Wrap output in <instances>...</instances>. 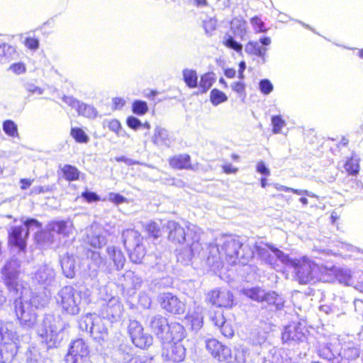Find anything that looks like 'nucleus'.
I'll use <instances>...</instances> for the list:
<instances>
[{
	"label": "nucleus",
	"instance_id": "39448f33",
	"mask_svg": "<svg viewBox=\"0 0 363 363\" xmlns=\"http://www.w3.org/2000/svg\"><path fill=\"white\" fill-rule=\"evenodd\" d=\"M205 347L211 357L219 363H228L232 359L231 348L215 337L207 339Z\"/></svg>",
	"mask_w": 363,
	"mask_h": 363
},
{
	"label": "nucleus",
	"instance_id": "6ab92c4d",
	"mask_svg": "<svg viewBox=\"0 0 363 363\" xmlns=\"http://www.w3.org/2000/svg\"><path fill=\"white\" fill-rule=\"evenodd\" d=\"M39 335L48 348H53L57 346L59 334L51 326H45L42 328Z\"/></svg>",
	"mask_w": 363,
	"mask_h": 363
},
{
	"label": "nucleus",
	"instance_id": "f704fd0d",
	"mask_svg": "<svg viewBox=\"0 0 363 363\" xmlns=\"http://www.w3.org/2000/svg\"><path fill=\"white\" fill-rule=\"evenodd\" d=\"M145 230L149 236L152 237L154 239L158 238L161 235L160 226L154 221L148 223L145 225Z\"/></svg>",
	"mask_w": 363,
	"mask_h": 363
},
{
	"label": "nucleus",
	"instance_id": "a211bd4d",
	"mask_svg": "<svg viewBox=\"0 0 363 363\" xmlns=\"http://www.w3.org/2000/svg\"><path fill=\"white\" fill-rule=\"evenodd\" d=\"M71 227L66 220H52L48 223L47 230L50 235L56 233L63 237H67L71 233Z\"/></svg>",
	"mask_w": 363,
	"mask_h": 363
},
{
	"label": "nucleus",
	"instance_id": "5fc2aeb1",
	"mask_svg": "<svg viewBox=\"0 0 363 363\" xmlns=\"http://www.w3.org/2000/svg\"><path fill=\"white\" fill-rule=\"evenodd\" d=\"M23 224L28 228H29L30 227H31L33 225L38 228H42V227H43V224L35 218H28L24 221Z\"/></svg>",
	"mask_w": 363,
	"mask_h": 363
},
{
	"label": "nucleus",
	"instance_id": "a18cd8bd",
	"mask_svg": "<svg viewBox=\"0 0 363 363\" xmlns=\"http://www.w3.org/2000/svg\"><path fill=\"white\" fill-rule=\"evenodd\" d=\"M9 69H11L14 74L19 75L24 74L26 72V67L23 62H16L12 64L9 67Z\"/></svg>",
	"mask_w": 363,
	"mask_h": 363
},
{
	"label": "nucleus",
	"instance_id": "bb28decb",
	"mask_svg": "<svg viewBox=\"0 0 363 363\" xmlns=\"http://www.w3.org/2000/svg\"><path fill=\"white\" fill-rule=\"evenodd\" d=\"M183 79L186 86L191 89L196 88L198 85V77L196 71L184 69L182 72Z\"/></svg>",
	"mask_w": 363,
	"mask_h": 363
},
{
	"label": "nucleus",
	"instance_id": "c03bdc74",
	"mask_svg": "<svg viewBox=\"0 0 363 363\" xmlns=\"http://www.w3.org/2000/svg\"><path fill=\"white\" fill-rule=\"evenodd\" d=\"M344 352L347 359H355L359 357V349L356 347H349Z\"/></svg>",
	"mask_w": 363,
	"mask_h": 363
},
{
	"label": "nucleus",
	"instance_id": "2f4dec72",
	"mask_svg": "<svg viewBox=\"0 0 363 363\" xmlns=\"http://www.w3.org/2000/svg\"><path fill=\"white\" fill-rule=\"evenodd\" d=\"M215 79L211 73H205L201 75L199 82V88L201 93H206L213 84Z\"/></svg>",
	"mask_w": 363,
	"mask_h": 363
},
{
	"label": "nucleus",
	"instance_id": "79ce46f5",
	"mask_svg": "<svg viewBox=\"0 0 363 363\" xmlns=\"http://www.w3.org/2000/svg\"><path fill=\"white\" fill-rule=\"evenodd\" d=\"M203 27L206 33L211 35L216 29V21L213 18H208L203 22Z\"/></svg>",
	"mask_w": 363,
	"mask_h": 363
},
{
	"label": "nucleus",
	"instance_id": "c85d7f7f",
	"mask_svg": "<svg viewBox=\"0 0 363 363\" xmlns=\"http://www.w3.org/2000/svg\"><path fill=\"white\" fill-rule=\"evenodd\" d=\"M359 160L354 157H350L345 163L344 167L349 175H357L359 171Z\"/></svg>",
	"mask_w": 363,
	"mask_h": 363
},
{
	"label": "nucleus",
	"instance_id": "1a4fd4ad",
	"mask_svg": "<svg viewBox=\"0 0 363 363\" xmlns=\"http://www.w3.org/2000/svg\"><path fill=\"white\" fill-rule=\"evenodd\" d=\"M59 304L62 313L74 315L79 312V302L75 297V291L71 288H65L60 291Z\"/></svg>",
	"mask_w": 363,
	"mask_h": 363
},
{
	"label": "nucleus",
	"instance_id": "4be33fe9",
	"mask_svg": "<svg viewBox=\"0 0 363 363\" xmlns=\"http://www.w3.org/2000/svg\"><path fill=\"white\" fill-rule=\"evenodd\" d=\"M184 318L192 330H198L203 327V317L201 313L199 311H189Z\"/></svg>",
	"mask_w": 363,
	"mask_h": 363
},
{
	"label": "nucleus",
	"instance_id": "7ed1b4c3",
	"mask_svg": "<svg viewBox=\"0 0 363 363\" xmlns=\"http://www.w3.org/2000/svg\"><path fill=\"white\" fill-rule=\"evenodd\" d=\"M122 239L125 247H130L135 244L129 256L133 262L140 263L146 254L145 247L140 242L142 240L140 233L133 228L125 229L122 232Z\"/></svg>",
	"mask_w": 363,
	"mask_h": 363
},
{
	"label": "nucleus",
	"instance_id": "c9c22d12",
	"mask_svg": "<svg viewBox=\"0 0 363 363\" xmlns=\"http://www.w3.org/2000/svg\"><path fill=\"white\" fill-rule=\"evenodd\" d=\"M272 133H279L282 128L286 125L284 120L281 115L273 116L272 117Z\"/></svg>",
	"mask_w": 363,
	"mask_h": 363
},
{
	"label": "nucleus",
	"instance_id": "09e8293b",
	"mask_svg": "<svg viewBox=\"0 0 363 363\" xmlns=\"http://www.w3.org/2000/svg\"><path fill=\"white\" fill-rule=\"evenodd\" d=\"M126 124L133 130L138 129L142 125L140 121L134 116H128L126 119Z\"/></svg>",
	"mask_w": 363,
	"mask_h": 363
},
{
	"label": "nucleus",
	"instance_id": "2eb2a0df",
	"mask_svg": "<svg viewBox=\"0 0 363 363\" xmlns=\"http://www.w3.org/2000/svg\"><path fill=\"white\" fill-rule=\"evenodd\" d=\"M305 327L300 322L292 323L285 327L281 335L284 342H299L306 337Z\"/></svg>",
	"mask_w": 363,
	"mask_h": 363
},
{
	"label": "nucleus",
	"instance_id": "c756f323",
	"mask_svg": "<svg viewBox=\"0 0 363 363\" xmlns=\"http://www.w3.org/2000/svg\"><path fill=\"white\" fill-rule=\"evenodd\" d=\"M228 100L226 94L218 89H213L210 92V101L214 106L225 102Z\"/></svg>",
	"mask_w": 363,
	"mask_h": 363
},
{
	"label": "nucleus",
	"instance_id": "680f3d73",
	"mask_svg": "<svg viewBox=\"0 0 363 363\" xmlns=\"http://www.w3.org/2000/svg\"><path fill=\"white\" fill-rule=\"evenodd\" d=\"M239 69H238V78L240 80H242L245 78L244 72L246 69V65L245 61L242 60L239 62Z\"/></svg>",
	"mask_w": 363,
	"mask_h": 363
},
{
	"label": "nucleus",
	"instance_id": "37998d69",
	"mask_svg": "<svg viewBox=\"0 0 363 363\" xmlns=\"http://www.w3.org/2000/svg\"><path fill=\"white\" fill-rule=\"evenodd\" d=\"M127 363H152V358L146 355H133Z\"/></svg>",
	"mask_w": 363,
	"mask_h": 363
},
{
	"label": "nucleus",
	"instance_id": "6e6552de",
	"mask_svg": "<svg viewBox=\"0 0 363 363\" xmlns=\"http://www.w3.org/2000/svg\"><path fill=\"white\" fill-rule=\"evenodd\" d=\"M161 308L172 315L184 314L186 305L177 296L172 293H164L159 298Z\"/></svg>",
	"mask_w": 363,
	"mask_h": 363
},
{
	"label": "nucleus",
	"instance_id": "f3484780",
	"mask_svg": "<svg viewBox=\"0 0 363 363\" xmlns=\"http://www.w3.org/2000/svg\"><path fill=\"white\" fill-rule=\"evenodd\" d=\"M169 166L174 169H194L191 156L189 154H179L170 157L168 160Z\"/></svg>",
	"mask_w": 363,
	"mask_h": 363
},
{
	"label": "nucleus",
	"instance_id": "9d476101",
	"mask_svg": "<svg viewBox=\"0 0 363 363\" xmlns=\"http://www.w3.org/2000/svg\"><path fill=\"white\" fill-rule=\"evenodd\" d=\"M68 357L72 363H86L89 356V350L85 342L79 338L72 342Z\"/></svg>",
	"mask_w": 363,
	"mask_h": 363
},
{
	"label": "nucleus",
	"instance_id": "b1692460",
	"mask_svg": "<svg viewBox=\"0 0 363 363\" xmlns=\"http://www.w3.org/2000/svg\"><path fill=\"white\" fill-rule=\"evenodd\" d=\"M62 270L67 278H73L75 275L74 260L69 256H65L60 260Z\"/></svg>",
	"mask_w": 363,
	"mask_h": 363
},
{
	"label": "nucleus",
	"instance_id": "f8f14e48",
	"mask_svg": "<svg viewBox=\"0 0 363 363\" xmlns=\"http://www.w3.org/2000/svg\"><path fill=\"white\" fill-rule=\"evenodd\" d=\"M211 320L213 325L217 327L222 335L226 338L233 337L235 330L231 321L228 320L222 310H215L210 316Z\"/></svg>",
	"mask_w": 363,
	"mask_h": 363
},
{
	"label": "nucleus",
	"instance_id": "e433bc0d",
	"mask_svg": "<svg viewBox=\"0 0 363 363\" xmlns=\"http://www.w3.org/2000/svg\"><path fill=\"white\" fill-rule=\"evenodd\" d=\"M223 43L226 48L232 49L240 55H242V45L240 43L236 42L233 37L229 36L223 40Z\"/></svg>",
	"mask_w": 363,
	"mask_h": 363
},
{
	"label": "nucleus",
	"instance_id": "393cba45",
	"mask_svg": "<svg viewBox=\"0 0 363 363\" xmlns=\"http://www.w3.org/2000/svg\"><path fill=\"white\" fill-rule=\"evenodd\" d=\"M16 50L14 47L6 44H0V63H6L13 60Z\"/></svg>",
	"mask_w": 363,
	"mask_h": 363
},
{
	"label": "nucleus",
	"instance_id": "603ef678",
	"mask_svg": "<svg viewBox=\"0 0 363 363\" xmlns=\"http://www.w3.org/2000/svg\"><path fill=\"white\" fill-rule=\"evenodd\" d=\"M256 170L257 172L265 176H268L270 174L269 169L266 167L264 162L262 161H259L257 162L256 165Z\"/></svg>",
	"mask_w": 363,
	"mask_h": 363
},
{
	"label": "nucleus",
	"instance_id": "864d4df0",
	"mask_svg": "<svg viewBox=\"0 0 363 363\" xmlns=\"http://www.w3.org/2000/svg\"><path fill=\"white\" fill-rule=\"evenodd\" d=\"M125 101L123 99L120 97H115L113 99V110H120L125 105Z\"/></svg>",
	"mask_w": 363,
	"mask_h": 363
},
{
	"label": "nucleus",
	"instance_id": "cd10ccee",
	"mask_svg": "<svg viewBox=\"0 0 363 363\" xmlns=\"http://www.w3.org/2000/svg\"><path fill=\"white\" fill-rule=\"evenodd\" d=\"M76 110L78 115L86 118H94L96 116V111L93 106L80 101L77 106Z\"/></svg>",
	"mask_w": 363,
	"mask_h": 363
},
{
	"label": "nucleus",
	"instance_id": "6e6d98bb",
	"mask_svg": "<svg viewBox=\"0 0 363 363\" xmlns=\"http://www.w3.org/2000/svg\"><path fill=\"white\" fill-rule=\"evenodd\" d=\"M62 101L66 103L67 105L71 106L72 108H75L79 104V101L74 99L73 96H64L62 98Z\"/></svg>",
	"mask_w": 363,
	"mask_h": 363
},
{
	"label": "nucleus",
	"instance_id": "9b49d317",
	"mask_svg": "<svg viewBox=\"0 0 363 363\" xmlns=\"http://www.w3.org/2000/svg\"><path fill=\"white\" fill-rule=\"evenodd\" d=\"M28 236V230L24 233L21 226H14L11 228L8 234V246L10 248H16L19 252H25Z\"/></svg>",
	"mask_w": 363,
	"mask_h": 363
},
{
	"label": "nucleus",
	"instance_id": "412c9836",
	"mask_svg": "<svg viewBox=\"0 0 363 363\" xmlns=\"http://www.w3.org/2000/svg\"><path fill=\"white\" fill-rule=\"evenodd\" d=\"M107 253L111 257L117 270H121L124 267L125 263V257L123 252L115 247L107 248Z\"/></svg>",
	"mask_w": 363,
	"mask_h": 363
},
{
	"label": "nucleus",
	"instance_id": "4c0bfd02",
	"mask_svg": "<svg viewBox=\"0 0 363 363\" xmlns=\"http://www.w3.org/2000/svg\"><path fill=\"white\" fill-rule=\"evenodd\" d=\"M107 126L108 129L113 132L117 136L121 135L122 132H124L122 124L121 122L116 118L111 119L108 121Z\"/></svg>",
	"mask_w": 363,
	"mask_h": 363
},
{
	"label": "nucleus",
	"instance_id": "f03ea898",
	"mask_svg": "<svg viewBox=\"0 0 363 363\" xmlns=\"http://www.w3.org/2000/svg\"><path fill=\"white\" fill-rule=\"evenodd\" d=\"M19 347V338L12 325L0 327V362L9 363L15 357Z\"/></svg>",
	"mask_w": 363,
	"mask_h": 363
},
{
	"label": "nucleus",
	"instance_id": "dca6fc26",
	"mask_svg": "<svg viewBox=\"0 0 363 363\" xmlns=\"http://www.w3.org/2000/svg\"><path fill=\"white\" fill-rule=\"evenodd\" d=\"M150 328L162 342L167 340L171 332L173 333V330H169L166 319L162 316L153 317L150 323Z\"/></svg>",
	"mask_w": 363,
	"mask_h": 363
},
{
	"label": "nucleus",
	"instance_id": "a19ab883",
	"mask_svg": "<svg viewBox=\"0 0 363 363\" xmlns=\"http://www.w3.org/2000/svg\"><path fill=\"white\" fill-rule=\"evenodd\" d=\"M259 87L260 91L265 95H267L269 93H271L274 88L273 84L267 79L260 80L259 83Z\"/></svg>",
	"mask_w": 363,
	"mask_h": 363
},
{
	"label": "nucleus",
	"instance_id": "ddd939ff",
	"mask_svg": "<svg viewBox=\"0 0 363 363\" xmlns=\"http://www.w3.org/2000/svg\"><path fill=\"white\" fill-rule=\"evenodd\" d=\"M2 274L4 284L9 291L17 294L20 290L24 289L23 282L18 279L19 271L6 264L2 269Z\"/></svg>",
	"mask_w": 363,
	"mask_h": 363
},
{
	"label": "nucleus",
	"instance_id": "338daca9",
	"mask_svg": "<svg viewBox=\"0 0 363 363\" xmlns=\"http://www.w3.org/2000/svg\"><path fill=\"white\" fill-rule=\"evenodd\" d=\"M259 42L265 46L269 45L271 43V38L269 37L261 38Z\"/></svg>",
	"mask_w": 363,
	"mask_h": 363
},
{
	"label": "nucleus",
	"instance_id": "bf43d9fd",
	"mask_svg": "<svg viewBox=\"0 0 363 363\" xmlns=\"http://www.w3.org/2000/svg\"><path fill=\"white\" fill-rule=\"evenodd\" d=\"M27 91L30 94H42L43 92V89L36 86L34 85H28L27 87Z\"/></svg>",
	"mask_w": 363,
	"mask_h": 363
},
{
	"label": "nucleus",
	"instance_id": "3c124183",
	"mask_svg": "<svg viewBox=\"0 0 363 363\" xmlns=\"http://www.w3.org/2000/svg\"><path fill=\"white\" fill-rule=\"evenodd\" d=\"M245 84L242 81L235 82L231 84L233 91L240 94H245Z\"/></svg>",
	"mask_w": 363,
	"mask_h": 363
},
{
	"label": "nucleus",
	"instance_id": "774afa93",
	"mask_svg": "<svg viewBox=\"0 0 363 363\" xmlns=\"http://www.w3.org/2000/svg\"><path fill=\"white\" fill-rule=\"evenodd\" d=\"M194 2L197 6H206L208 5L206 0H194Z\"/></svg>",
	"mask_w": 363,
	"mask_h": 363
},
{
	"label": "nucleus",
	"instance_id": "8fccbe9b",
	"mask_svg": "<svg viewBox=\"0 0 363 363\" xmlns=\"http://www.w3.org/2000/svg\"><path fill=\"white\" fill-rule=\"evenodd\" d=\"M108 200L111 203H113L116 205L123 203L127 201V199L122 195L119 194L110 193L108 196Z\"/></svg>",
	"mask_w": 363,
	"mask_h": 363
},
{
	"label": "nucleus",
	"instance_id": "4d7b16f0",
	"mask_svg": "<svg viewBox=\"0 0 363 363\" xmlns=\"http://www.w3.org/2000/svg\"><path fill=\"white\" fill-rule=\"evenodd\" d=\"M281 189L285 191H290L297 195H308V191L307 190H301L296 189L290 187L282 186Z\"/></svg>",
	"mask_w": 363,
	"mask_h": 363
},
{
	"label": "nucleus",
	"instance_id": "a878e982",
	"mask_svg": "<svg viewBox=\"0 0 363 363\" xmlns=\"http://www.w3.org/2000/svg\"><path fill=\"white\" fill-rule=\"evenodd\" d=\"M61 172L63 177L68 182L77 181L80 177L79 170L75 166L71 164H65L61 168Z\"/></svg>",
	"mask_w": 363,
	"mask_h": 363
},
{
	"label": "nucleus",
	"instance_id": "58836bf2",
	"mask_svg": "<svg viewBox=\"0 0 363 363\" xmlns=\"http://www.w3.org/2000/svg\"><path fill=\"white\" fill-rule=\"evenodd\" d=\"M167 139L165 131L160 128H157L152 136V142L155 145L163 143Z\"/></svg>",
	"mask_w": 363,
	"mask_h": 363
},
{
	"label": "nucleus",
	"instance_id": "5701e85b",
	"mask_svg": "<svg viewBox=\"0 0 363 363\" xmlns=\"http://www.w3.org/2000/svg\"><path fill=\"white\" fill-rule=\"evenodd\" d=\"M245 50L249 55H254L264 58L267 48L265 47H261L256 41L250 40L245 44Z\"/></svg>",
	"mask_w": 363,
	"mask_h": 363
},
{
	"label": "nucleus",
	"instance_id": "4468645a",
	"mask_svg": "<svg viewBox=\"0 0 363 363\" xmlns=\"http://www.w3.org/2000/svg\"><path fill=\"white\" fill-rule=\"evenodd\" d=\"M246 296L250 299L257 301H266L269 305H275L276 308L279 309L282 306V303H276L278 298V295L275 292H265L263 289L259 287H254L247 289L245 291Z\"/></svg>",
	"mask_w": 363,
	"mask_h": 363
},
{
	"label": "nucleus",
	"instance_id": "7c9ffc66",
	"mask_svg": "<svg viewBox=\"0 0 363 363\" xmlns=\"http://www.w3.org/2000/svg\"><path fill=\"white\" fill-rule=\"evenodd\" d=\"M3 130L5 133L11 138H18V126L12 120H6L3 122Z\"/></svg>",
	"mask_w": 363,
	"mask_h": 363
},
{
	"label": "nucleus",
	"instance_id": "423d86ee",
	"mask_svg": "<svg viewBox=\"0 0 363 363\" xmlns=\"http://www.w3.org/2000/svg\"><path fill=\"white\" fill-rule=\"evenodd\" d=\"M128 333L133 344L140 349H147L153 343L152 335L144 332L142 325L137 320H133L128 325Z\"/></svg>",
	"mask_w": 363,
	"mask_h": 363
},
{
	"label": "nucleus",
	"instance_id": "aec40b11",
	"mask_svg": "<svg viewBox=\"0 0 363 363\" xmlns=\"http://www.w3.org/2000/svg\"><path fill=\"white\" fill-rule=\"evenodd\" d=\"M168 238L172 242L181 243L186 240V233L184 228L178 223L172 222L169 225V232Z\"/></svg>",
	"mask_w": 363,
	"mask_h": 363
},
{
	"label": "nucleus",
	"instance_id": "de8ad7c7",
	"mask_svg": "<svg viewBox=\"0 0 363 363\" xmlns=\"http://www.w3.org/2000/svg\"><path fill=\"white\" fill-rule=\"evenodd\" d=\"M25 46L30 50H37L39 47V41L37 38L28 37L24 40Z\"/></svg>",
	"mask_w": 363,
	"mask_h": 363
},
{
	"label": "nucleus",
	"instance_id": "72a5a7b5",
	"mask_svg": "<svg viewBox=\"0 0 363 363\" xmlns=\"http://www.w3.org/2000/svg\"><path fill=\"white\" fill-rule=\"evenodd\" d=\"M147 104L141 100H135L132 104V111L138 116H143L148 112Z\"/></svg>",
	"mask_w": 363,
	"mask_h": 363
},
{
	"label": "nucleus",
	"instance_id": "ea45409f",
	"mask_svg": "<svg viewBox=\"0 0 363 363\" xmlns=\"http://www.w3.org/2000/svg\"><path fill=\"white\" fill-rule=\"evenodd\" d=\"M250 23L256 33H264L267 29L264 26V22L258 16H254L250 18Z\"/></svg>",
	"mask_w": 363,
	"mask_h": 363
},
{
	"label": "nucleus",
	"instance_id": "13d9d810",
	"mask_svg": "<svg viewBox=\"0 0 363 363\" xmlns=\"http://www.w3.org/2000/svg\"><path fill=\"white\" fill-rule=\"evenodd\" d=\"M223 172L227 174H235L238 172V169L233 167L231 164H225L222 166Z\"/></svg>",
	"mask_w": 363,
	"mask_h": 363
},
{
	"label": "nucleus",
	"instance_id": "20e7f679",
	"mask_svg": "<svg viewBox=\"0 0 363 363\" xmlns=\"http://www.w3.org/2000/svg\"><path fill=\"white\" fill-rule=\"evenodd\" d=\"M186 356V348L182 342V336L174 341L172 332L167 340L162 342V357L169 362L179 363L182 362Z\"/></svg>",
	"mask_w": 363,
	"mask_h": 363
},
{
	"label": "nucleus",
	"instance_id": "052dcab7",
	"mask_svg": "<svg viewBox=\"0 0 363 363\" xmlns=\"http://www.w3.org/2000/svg\"><path fill=\"white\" fill-rule=\"evenodd\" d=\"M33 181V179H27V178L21 179H20L21 189L22 190H26V189H28L31 186Z\"/></svg>",
	"mask_w": 363,
	"mask_h": 363
},
{
	"label": "nucleus",
	"instance_id": "0eeeda50",
	"mask_svg": "<svg viewBox=\"0 0 363 363\" xmlns=\"http://www.w3.org/2000/svg\"><path fill=\"white\" fill-rule=\"evenodd\" d=\"M206 301L218 308H231L235 305L233 293L220 288L209 291L206 294Z\"/></svg>",
	"mask_w": 363,
	"mask_h": 363
},
{
	"label": "nucleus",
	"instance_id": "69168bd1",
	"mask_svg": "<svg viewBox=\"0 0 363 363\" xmlns=\"http://www.w3.org/2000/svg\"><path fill=\"white\" fill-rule=\"evenodd\" d=\"M349 144V140L345 138L342 137L341 140L338 143L337 147H347Z\"/></svg>",
	"mask_w": 363,
	"mask_h": 363
},
{
	"label": "nucleus",
	"instance_id": "49530a36",
	"mask_svg": "<svg viewBox=\"0 0 363 363\" xmlns=\"http://www.w3.org/2000/svg\"><path fill=\"white\" fill-rule=\"evenodd\" d=\"M82 197L85 199L87 203H91L98 201L100 200L99 196L95 193L92 191H83L81 194Z\"/></svg>",
	"mask_w": 363,
	"mask_h": 363
},
{
	"label": "nucleus",
	"instance_id": "f257e3e1",
	"mask_svg": "<svg viewBox=\"0 0 363 363\" xmlns=\"http://www.w3.org/2000/svg\"><path fill=\"white\" fill-rule=\"evenodd\" d=\"M295 279L301 284L328 281L330 269L307 258L293 260Z\"/></svg>",
	"mask_w": 363,
	"mask_h": 363
},
{
	"label": "nucleus",
	"instance_id": "473e14b6",
	"mask_svg": "<svg viewBox=\"0 0 363 363\" xmlns=\"http://www.w3.org/2000/svg\"><path fill=\"white\" fill-rule=\"evenodd\" d=\"M70 135L79 143H86L89 141L88 135L82 128L78 127L71 128Z\"/></svg>",
	"mask_w": 363,
	"mask_h": 363
},
{
	"label": "nucleus",
	"instance_id": "0e129e2a",
	"mask_svg": "<svg viewBox=\"0 0 363 363\" xmlns=\"http://www.w3.org/2000/svg\"><path fill=\"white\" fill-rule=\"evenodd\" d=\"M116 161L118 162H125V164H134L135 162H132L130 159L128 158H126L123 156H121V157H117L115 158Z\"/></svg>",
	"mask_w": 363,
	"mask_h": 363
},
{
	"label": "nucleus",
	"instance_id": "e2e57ef3",
	"mask_svg": "<svg viewBox=\"0 0 363 363\" xmlns=\"http://www.w3.org/2000/svg\"><path fill=\"white\" fill-rule=\"evenodd\" d=\"M224 74L227 78L233 79L236 75V72L234 68H226L224 69Z\"/></svg>",
	"mask_w": 363,
	"mask_h": 363
}]
</instances>
